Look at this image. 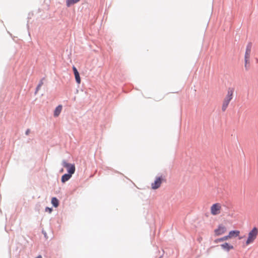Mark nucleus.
Returning a JSON list of instances; mask_svg holds the SVG:
<instances>
[{"instance_id":"5701e85b","label":"nucleus","mask_w":258,"mask_h":258,"mask_svg":"<svg viewBox=\"0 0 258 258\" xmlns=\"http://www.w3.org/2000/svg\"><path fill=\"white\" fill-rule=\"evenodd\" d=\"M242 237H239V239H242Z\"/></svg>"},{"instance_id":"6ab92c4d","label":"nucleus","mask_w":258,"mask_h":258,"mask_svg":"<svg viewBox=\"0 0 258 258\" xmlns=\"http://www.w3.org/2000/svg\"><path fill=\"white\" fill-rule=\"evenodd\" d=\"M73 70L74 74L79 73L78 71H77L76 68L74 66L73 67Z\"/></svg>"},{"instance_id":"0eeeda50","label":"nucleus","mask_w":258,"mask_h":258,"mask_svg":"<svg viewBox=\"0 0 258 258\" xmlns=\"http://www.w3.org/2000/svg\"><path fill=\"white\" fill-rule=\"evenodd\" d=\"M234 92L233 88H229L227 91V94L225 96L224 100L230 103L233 98V94Z\"/></svg>"},{"instance_id":"9b49d317","label":"nucleus","mask_w":258,"mask_h":258,"mask_svg":"<svg viewBox=\"0 0 258 258\" xmlns=\"http://www.w3.org/2000/svg\"><path fill=\"white\" fill-rule=\"evenodd\" d=\"M62 106L61 105H59L57 107H56V108L55 109L54 111V116L55 117H57L60 114V113L62 110Z\"/></svg>"},{"instance_id":"39448f33","label":"nucleus","mask_w":258,"mask_h":258,"mask_svg":"<svg viewBox=\"0 0 258 258\" xmlns=\"http://www.w3.org/2000/svg\"><path fill=\"white\" fill-rule=\"evenodd\" d=\"M227 231V228L225 225L222 224L218 225L217 227L214 230V234L216 236H218L224 234Z\"/></svg>"},{"instance_id":"1a4fd4ad","label":"nucleus","mask_w":258,"mask_h":258,"mask_svg":"<svg viewBox=\"0 0 258 258\" xmlns=\"http://www.w3.org/2000/svg\"><path fill=\"white\" fill-rule=\"evenodd\" d=\"M229 237H230V238H232L233 237H236L239 236L240 231H239V230H231V231H229Z\"/></svg>"},{"instance_id":"a211bd4d","label":"nucleus","mask_w":258,"mask_h":258,"mask_svg":"<svg viewBox=\"0 0 258 258\" xmlns=\"http://www.w3.org/2000/svg\"><path fill=\"white\" fill-rule=\"evenodd\" d=\"M224 241L223 238L222 237V238H220L215 240V242L218 243L219 242H221V241Z\"/></svg>"},{"instance_id":"4be33fe9","label":"nucleus","mask_w":258,"mask_h":258,"mask_svg":"<svg viewBox=\"0 0 258 258\" xmlns=\"http://www.w3.org/2000/svg\"><path fill=\"white\" fill-rule=\"evenodd\" d=\"M41 87V84H39L37 87V90H38V89H39V88Z\"/></svg>"},{"instance_id":"423d86ee","label":"nucleus","mask_w":258,"mask_h":258,"mask_svg":"<svg viewBox=\"0 0 258 258\" xmlns=\"http://www.w3.org/2000/svg\"><path fill=\"white\" fill-rule=\"evenodd\" d=\"M62 165L67 169L68 173L73 174L75 171V166L74 164H70L66 161H62Z\"/></svg>"},{"instance_id":"2eb2a0df","label":"nucleus","mask_w":258,"mask_h":258,"mask_svg":"<svg viewBox=\"0 0 258 258\" xmlns=\"http://www.w3.org/2000/svg\"><path fill=\"white\" fill-rule=\"evenodd\" d=\"M229 104V102L226 101L225 100H223V103H222V110L223 111H225L226 110Z\"/></svg>"},{"instance_id":"f257e3e1","label":"nucleus","mask_w":258,"mask_h":258,"mask_svg":"<svg viewBox=\"0 0 258 258\" xmlns=\"http://www.w3.org/2000/svg\"><path fill=\"white\" fill-rule=\"evenodd\" d=\"M258 234V229L256 227H254L249 231L248 234V237L246 241L245 244L246 245L252 243L256 239Z\"/></svg>"},{"instance_id":"6e6552de","label":"nucleus","mask_w":258,"mask_h":258,"mask_svg":"<svg viewBox=\"0 0 258 258\" xmlns=\"http://www.w3.org/2000/svg\"><path fill=\"white\" fill-rule=\"evenodd\" d=\"M234 92L233 88H229L227 91V94L225 96L224 100L230 103L233 98V94Z\"/></svg>"},{"instance_id":"7ed1b4c3","label":"nucleus","mask_w":258,"mask_h":258,"mask_svg":"<svg viewBox=\"0 0 258 258\" xmlns=\"http://www.w3.org/2000/svg\"><path fill=\"white\" fill-rule=\"evenodd\" d=\"M222 210V205L221 203H216L213 204L210 207V212L213 216L219 215Z\"/></svg>"},{"instance_id":"412c9836","label":"nucleus","mask_w":258,"mask_h":258,"mask_svg":"<svg viewBox=\"0 0 258 258\" xmlns=\"http://www.w3.org/2000/svg\"><path fill=\"white\" fill-rule=\"evenodd\" d=\"M29 133H30V130H29V129H28V130L26 131L25 134H26V135H29Z\"/></svg>"},{"instance_id":"f03ea898","label":"nucleus","mask_w":258,"mask_h":258,"mask_svg":"<svg viewBox=\"0 0 258 258\" xmlns=\"http://www.w3.org/2000/svg\"><path fill=\"white\" fill-rule=\"evenodd\" d=\"M252 48V44L249 43L246 47V50L244 55V61H245V67L246 69L248 68L249 64V58L251 53V50Z\"/></svg>"},{"instance_id":"dca6fc26","label":"nucleus","mask_w":258,"mask_h":258,"mask_svg":"<svg viewBox=\"0 0 258 258\" xmlns=\"http://www.w3.org/2000/svg\"><path fill=\"white\" fill-rule=\"evenodd\" d=\"M74 75H75V79H76L77 83L78 84H80L81 83V78L80 77L79 73H77L74 74Z\"/></svg>"},{"instance_id":"4468645a","label":"nucleus","mask_w":258,"mask_h":258,"mask_svg":"<svg viewBox=\"0 0 258 258\" xmlns=\"http://www.w3.org/2000/svg\"><path fill=\"white\" fill-rule=\"evenodd\" d=\"M51 204L55 207H57L59 204L58 200L56 198H52L51 199Z\"/></svg>"},{"instance_id":"9d476101","label":"nucleus","mask_w":258,"mask_h":258,"mask_svg":"<svg viewBox=\"0 0 258 258\" xmlns=\"http://www.w3.org/2000/svg\"><path fill=\"white\" fill-rule=\"evenodd\" d=\"M221 246L223 249H225L227 251H229L230 249H233L234 248L233 245H230L229 243L227 242H225L224 244H221Z\"/></svg>"},{"instance_id":"f8f14e48","label":"nucleus","mask_w":258,"mask_h":258,"mask_svg":"<svg viewBox=\"0 0 258 258\" xmlns=\"http://www.w3.org/2000/svg\"><path fill=\"white\" fill-rule=\"evenodd\" d=\"M72 174L68 173L63 175L61 177V182L64 183L67 181L69 180L72 177Z\"/></svg>"},{"instance_id":"ddd939ff","label":"nucleus","mask_w":258,"mask_h":258,"mask_svg":"<svg viewBox=\"0 0 258 258\" xmlns=\"http://www.w3.org/2000/svg\"><path fill=\"white\" fill-rule=\"evenodd\" d=\"M80 0H67L66 3L67 6L69 7L72 5L75 4L78 2H79Z\"/></svg>"},{"instance_id":"20e7f679","label":"nucleus","mask_w":258,"mask_h":258,"mask_svg":"<svg viewBox=\"0 0 258 258\" xmlns=\"http://www.w3.org/2000/svg\"><path fill=\"white\" fill-rule=\"evenodd\" d=\"M166 179L164 176H160L155 177V181L151 184V187L153 189H156L159 188L163 182H165Z\"/></svg>"},{"instance_id":"f3484780","label":"nucleus","mask_w":258,"mask_h":258,"mask_svg":"<svg viewBox=\"0 0 258 258\" xmlns=\"http://www.w3.org/2000/svg\"><path fill=\"white\" fill-rule=\"evenodd\" d=\"M223 238L224 241L227 240L229 239H231L230 237H229V234L223 237Z\"/></svg>"},{"instance_id":"aec40b11","label":"nucleus","mask_w":258,"mask_h":258,"mask_svg":"<svg viewBox=\"0 0 258 258\" xmlns=\"http://www.w3.org/2000/svg\"><path fill=\"white\" fill-rule=\"evenodd\" d=\"M51 208H48L47 207L46 209H45V211L46 212H48L49 213H51Z\"/></svg>"}]
</instances>
